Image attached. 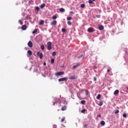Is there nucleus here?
Listing matches in <instances>:
<instances>
[{"label":"nucleus","instance_id":"obj_17","mask_svg":"<svg viewBox=\"0 0 128 128\" xmlns=\"http://www.w3.org/2000/svg\"><path fill=\"white\" fill-rule=\"evenodd\" d=\"M103 102L102 100H100L98 104V106H102L103 104Z\"/></svg>","mask_w":128,"mask_h":128},{"label":"nucleus","instance_id":"obj_22","mask_svg":"<svg viewBox=\"0 0 128 128\" xmlns=\"http://www.w3.org/2000/svg\"><path fill=\"white\" fill-rule=\"evenodd\" d=\"M62 32H66V28H62Z\"/></svg>","mask_w":128,"mask_h":128},{"label":"nucleus","instance_id":"obj_25","mask_svg":"<svg viewBox=\"0 0 128 128\" xmlns=\"http://www.w3.org/2000/svg\"><path fill=\"white\" fill-rule=\"evenodd\" d=\"M40 48H41V49L42 50H44V45H42Z\"/></svg>","mask_w":128,"mask_h":128},{"label":"nucleus","instance_id":"obj_39","mask_svg":"<svg viewBox=\"0 0 128 128\" xmlns=\"http://www.w3.org/2000/svg\"><path fill=\"white\" fill-rule=\"evenodd\" d=\"M94 82H96V77L94 78Z\"/></svg>","mask_w":128,"mask_h":128},{"label":"nucleus","instance_id":"obj_37","mask_svg":"<svg viewBox=\"0 0 128 128\" xmlns=\"http://www.w3.org/2000/svg\"><path fill=\"white\" fill-rule=\"evenodd\" d=\"M82 58V54H81L80 56H78V58Z\"/></svg>","mask_w":128,"mask_h":128},{"label":"nucleus","instance_id":"obj_27","mask_svg":"<svg viewBox=\"0 0 128 128\" xmlns=\"http://www.w3.org/2000/svg\"><path fill=\"white\" fill-rule=\"evenodd\" d=\"M64 120H66V118L63 117L62 119H61V122H64Z\"/></svg>","mask_w":128,"mask_h":128},{"label":"nucleus","instance_id":"obj_19","mask_svg":"<svg viewBox=\"0 0 128 128\" xmlns=\"http://www.w3.org/2000/svg\"><path fill=\"white\" fill-rule=\"evenodd\" d=\"M66 110V106H64L62 108V110Z\"/></svg>","mask_w":128,"mask_h":128},{"label":"nucleus","instance_id":"obj_4","mask_svg":"<svg viewBox=\"0 0 128 128\" xmlns=\"http://www.w3.org/2000/svg\"><path fill=\"white\" fill-rule=\"evenodd\" d=\"M64 80H68V78H62L58 79V82H64Z\"/></svg>","mask_w":128,"mask_h":128},{"label":"nucleus","instance_id":"obj_20","mask_svg":"<svg viewBox=\"0 0 128 128\" xmlns=\"http://www.w3.org/2000/svg\"><path fill=\"white\" fill-rule=\"evenodd\" d=\"M101 96H100V94H98V96H96V99L97 100H100V98H101Z\"/></svg>","mask_w":128,"mask_h":128},{"label":"nucleus","instance_id":"obj_6","mask_svg":"<svg viewBox=\"0 0 128 128\" xmlns=\"http://www.w3.org/2000/svg\"><path fill=\"white\" fill-rule=\"evenodd\" d=\"M56 24H58V22H56V20H54L50 22V25L51 26H56Z\"/></svg>","mask_w":128,"mask_h":128},{"label":"nucleus","instance_id":"obj_8","mask_svg":"<svg viewBox=\"0 0 128 128\" xmlns=\"http://www.w3.org/2000/svg\"><path fill=\"white\" fill-rule=\"evenodd\" d=\"M98 30H104V26L102 25H100V26H98Z\"/></svg>","mask_w":128,"mask_h":128},{"label":"nucleus","instance_id":"obj_23","mask_svg":"<svg viewBox=\"0 0 128 128\" xmlns=\"http://www.w3.org/2000/svg\"><path fill=\"white\" fill-rule=\"evenodd\" d=\"M36 32H38V30H37V29H35V30L32 32V34H36Z\"/></svg>","mask_w":128,"mask_h":128},{"label":"nucleus","instance_id":"obj_29","mask_svg":"<svg viewBox=\"0 0 128 128\" xmlns=\"http://www.w3.org/2000/svg\"><path fill=\"white\" fill-rule=\"evenodd\" d=\"M118 112H120V110H116V111H115L114 114H118Z\"/></svg>","mask_w":128,"mask_h":128},{"label":"nucleus","instance_id":"obj_46","mask_svg":"<svg viewBox=\"0 0 128 128\" xmlns=\"http://www.w3.org/2000/svg\"><path fill=\"white\" fill-rule=\"evenodd\" d=\"M84 126L86 128V124H84Z\"/></svg>","mask_w":128,"mask_h":128},{"label":"nucleus","instance_id":"obj_44","mask_svg":"<svg viewBox=\"0 0 128 128\" xmlns=\"http://www.w3.org/2000/svg\"><path fill=\"white\" fill-rule=\"evenodd\" d=\"M98 118H100V114H99V115H98Z\"/></svg>","mask_w":128,"mask_h":128},{"label":"nucleus","instance_id":"obj_49","mask_svg":"<svg viewBox=\"0 0 128 128\" xmlns=\"http://www.w3.org/2000/svg\"><path fill=\"white\" fill-rule=\"evenodd\" d=\"M54 104H55V103H54Z\"/></svg>","mask_w":128,"mask_h":128},{"label":"nucleus","instance_id":"obj_26","mask_svg":"<svg viewBox=\"0 0 128 128\" xmlns=\"http://www.w3.org/2000/svg\"><path fill=\"white\" fill-rule=\"evenodd\" d=\"M56 52H52V56H56Z\"/></svg>","mask_w":128,"mask_h":128},{"label":"nucleus","instance_id":"obj_11","mask_svg":"<svg viewBox=\"0 0 128 128\" xmlns=\"http://www.w3.org/2000/svg\"><path fill=\"white\" fill-rule=\"evenodd\" d=\"M80 63H77L76 65H74L72 66L73 68H76L78 66H80Z\"/></svg>","mask_w":128,"mask_h":128},{"label":"nucleus","instance_id":"obj_2","mask_svg":"<svg viewBox=\"0 0 128 128\" xmlns=\"http://www.w3.org/2000/svg\"><path fill=\"white\" fill-rule=\"evenodd\" d=\"M62 74H64V72H57L55 73V76H62Z\"/></svg>","mask_w":128,"mask_h":128},{"label":"nucleus","instance_id":"obj_10","mask_svg":"<svg viewBox=\"0 0 128 128\" xmlns=\"http://www.w3.org/2000/svg\"><path fill=\"white\" fill-rule=\"evenodd\" d=\"M76 78L75 76H70L69 78V80H76Z\"/></svg>","mask_w":128,"mask_h":128},{"label":"nucleus","instance_id":"obj_15","mask_svg":"<svg viewBox=\"0 0 128 128\" xmlns=\"http://www.w3.org/2000/svg\"><path fill=\"white\" fill-rule=\"evenodd\" d=\"M44 24V20H42L40 21L39 24L42 25V24Z\"/></svg>","mask_w":128,"mask_h":128},{"label":"nucleus","instance_id":"obj_45","mask_svg":"<svg viewBox=\"0 0 128 128\" xmlns=\"http://www.w3.org/2000/svg\"><path fill=\"white\" fill-rule=\"evenodd\" d=\"M60 102V99H57V102Z\"/></svg>","mask_w":128,"mask_h":128},{"label":"nucleus","instance_id":"obj_41","mask_svg":"<svg viewBox=\"0 0 128 128\" xmlns=\"http://www.w3.org/2000/svg\"><path fill=\"white\" fill-rule=\"evenodd\" d=\"M70 12V14H74V12H72V11H71V12Z\"/></svg>","mask_w":128,"mask_h":128},{"label":"nucleus","instance_id":"obj_30","mask_svg":"<svg viewBox=\"0 0 128 128\" xmlns=\"http://www.w3.org/2000/svg\"><path fill=\"white\" fill-rule=\"evenodd\" d=\"M72 18L71 16H69V17L67 18V20H72Z\"/></svg>","mask_w":128,"mask_h":128},{"label":"nucleus","instance_id":"obj_48","mask_svg":"<svg viewBox=\"0 0 128 128\" xmlns=\"http://www.w3.org/2000/svg\"><path fill=\"white\" fill-rule=\"evenodd\" d=\"M93 0V2H96V0Z\"/></svg>","mask_w":128,"mask_h":128},{"label":"nucleus","instance_id":"obj_9","mask_svg":"<svg viewBox=\"0 0 128 128\" xmlns=\"http://www.w3.org/2000/svg\"><path fill=\"white\" fill-rule=\"evenodd\" d=\"M22 29L23 30H26V24L23 25V26H22Z\"/></svg>","mask_w":128,"mask_h":128},{"label":"nucleus","instance_id":"obj_18","mask_svg":"<svg viewBox=\"0 0 128 128\" xmlns=\"http://www.w3.org/2000/svg\"><path fill=\"white\" fill-rule=\"evenodd\" d=\"M100 124H102V126H104V124H106V122H104V120H102L100 122Z\"/></svg>","mask_w":128,"mask_h":128},{"label":"nucleus","instance_id":"obj_33","mask_svg":"<svg viewBox=\"0 0 128 128\" xmlns=\"http://www.w3.org/2000/svg\"><path fill=\"white\" fill-rule=\"evenodd\" d=\"M54 59L52 58L51 60V64H54Z\"/></svg>","mask_w":128,"mask_h":128},{"label":"nucleus","instance_id":"obj_40","mask_svg":"<svg viewBox=\"0 0 128 128\" xmlns=\"http://www.w3.org/2000/svg\"><path fill=\"white\" fill-rule=\"evenodd\" d=\"M86 95L88 96V92L87 90H86Z\"/></svg>","mask_w":128,"mask_h":128},{"label":"nucleus","instance_id":"obj_50","mask_svg":"<svg viewBox=\"0 0 128 128\" xmlns=\"http://www.w3.org/2000/svg\"><path fill=\"white\" fill-rule=\"evenodd\" d=\"M127 90H128V88H127Z\"/></svg>","mask_w":128,"mask_h":128},{"label":"nucleus","instance_id":"obj_12","mask_svg":"<svg viewBox=\"0 0 128 128\" xmlns=\"http://www.w3.org/2000/svg\"><path fill=\"white\" fill-rule=\"evenodd\" d=\"M46 6V4L44 3H43L42 4L40 5V8H44Z\"/></svg>","mask_w":128,"mask_h":128},{"label":"nucleus","instance_id":"obj_52","mask_svg":"<svg viewBox=\"0 0 128 128\" xmlns=\"http://www.w3.org/2000/svg\"><path fill=\"white\" fill-rule=\"evenodd\" d=\"M55 102H58V101H55Z\"/></svg>","mask_w":128,"mask_h":128},{"label":"nucleus","instance_id":"obj_32","mask_svg":"<svg viewBox=\"0 0 128 128\" xmlns=\"http://www.w3.org/2000/svg\"><path fill=\"white\" fill-rule=\"evenodd\" d=\"M68 26H72V22H70V21H68Z\"/></svg>","mask_w":128,"mask_h":128},{"label":"nucleus","instance_id":"obj_38","mask_svg":"<svg viewBox=\"0 0 128 128\" xmlns=\"http://www.w3.org/2000/svg\"><path fill=\"white\" fill-rule=\"evenodd\" d=\"M88 2H89L90 4H92L93 2H92V0H88Z\"/></svg>","mask_w":128,"mask_h":128},{"label":"nucleus","instance_id":"obj_16","mask_svg":"<svg viewBox=\"0 0 128 128\" xmlns=\"http://www.w3.org/2000/svg\"><path fill=\"white\" fill-rule=\"evenodd\" d=\"M118 92H120V90H116L114 92V94H118Z\"/></svg>","mask_w":128,"mask_h":128},{"label":"nucleus","instance_id":"obj_36","mask_svg":"<svg viewBox=\"0 0 128 128\" xmlns=\"http://www.w3.org/2000/svg\"><path fill=\"white\" fill-rule=\"evenodd\" d=\"M80 6H81V8H84V4H82L80 5Z\"/></svg>","mask_w":128,"mask_h":128},{"label":"nucleus","instance_id":"obj_24","mask_svg":"<svg viewBox=\"0 0 128 128\" xmlns=\"http://www.w3.org/2000/svg\"><path fill=\"white\" fill-rule=\"evenodd\" d=\"M86 110L84 108V109H83V110H81V112H82V114H84V113L86 112Z\"/></svg>","mask_w":128,"mask_h":128},{"label":"nucleus","instance_id":"obj_5","mask_svg":"<svg viewBox=\"0 0 128 128\" xmlns=\"http://www.w3.org/2000/svg\"><path fill=\"white\" fill-rule=\"evenodd\" d=\"M88 32H94V30L92 28H90L88 29Z\"/></svg>","mask_w":128,"mask_h":128},{"label":"nucleus","instance_id":"obj_34","mask_svg":"<svg viewBox=\"0 0 128 128\" xmlns=\"http://www.w3.org/2000/svg\"><path fill=\"white\" fill-rule=\"evenodd\" d=\"M18 22H19V24H22V20H18Z\"/></svg>","mask_w":128,"mask_h":128},{"label":"nucleus","instance_id":"obj_28","mask_svg":"<svg viewBox=\"0 0 128 128\" xmlns=\"http://www.w3.org/2000/svg\"><path fill=\"white\" fill-rule=\"evenodd\" d=\"M81 104H86V100H82L81 101Z\"/></svg>","mask_w":128,"mask_h":128},{"label":"nucleus","instance_id":"obj_3","mask_svg":"<svg viewBox=\"0 0 128 128\" xmlns=\"http://www.w3.org/2000/svg\"><path fill=\"white\" fill-rule=\"evenodd\" d=\"M37 56H39L40 60H42L44 56L42 53L40 52H37Z\"/></svg>","mask_w":128,"mask_h":128},{"label":"nucleus","instance_id":"obj_1","mask_svg":"<svg viewBox=\"0 0 128 128\" xmlns=\"http://www.w3.org/2000/svg\"><path fill=\"white\" fill-rule=\"evenodd\" d=\"M47 46L48 50H52V42H47Z\"/></svg>","mask_w":128,"mask_h":128},{"label":"nucleus","instance_id":"obj_13","mask_svg":"<svg viewBox=\"0 0 128 128\" xmlns=\"http://www.w3.org/2000/svg\"><path fill=\"white\" fill-rule=\"evenodd\" d=\"M60 12H65L64 8H60Z\"/></svg>","mask_w":128,"mask_h":128},{"label":"nucleus","instance_id":"obj_51","mask_svg":"<svg viewBox=\"0 0 128 128\" xmlns=\"http://www.w3.org/2000/svg\"><path fill=\"white\" fill-rule=\"evenodd\" d=\"M55 102H58V101H55Z\"/></svg>","mask_w":128,"mask_h":128},{"label":"nucleus","instance_id":"obj_43","mask_svg":"<svg viewBox=\"0 0 128 128\" xmlns=\"http://www.w3.org/2000/svg\"><path fill=\"white\" fill-rule=\"evenodd\" d=\"M110 72V69H108V70H107V72Z\"/></svg>","mask_w":128,"mask_h":128},{"label":"nucleus","instance_id":"obj_42","mask_svg":"<svg viewBox=\"0 0 128 128\" xmlns=\"http://www.w3.org/2000/svg\"><path fill=\"white\" fill-rule=\"evenodd\" d=\"M46 62H44V66H46Z\"/></svg>","mask_w":128,"mask_h":128},{"label":"nucleus","instance_id":"obj_31","mask_svg":"<svg viewBox=\"0 0 128 128\" xmlns=\"http://www.w3.org/2000/svg\"><path fill=\"white\" fill-rule=\"evenodd\" d=\"M36 10L38 12V10H40V8L38 6H36Z\"/></svg>","mask_w":128,"mask_h":128},{"label":"nucleus","instance_id":"obj_47","mask_svg":"<svg viewBox=\"0 0 128 128\" xmlns=\"http://www.w3.org/2000/svg\"><path fill=\"white\" fill-rule=\"evenodd\" d=\"M54 128H56V126H54Z\"/></svg>","mask_w":128,"mask_h":128},{"label":"nucleus","instance_id":"obj_21","mask_svg":"<svg viewBox=\"0 0 128 128\" xmlns=\"http://www.w3.org/2000/svg\"><path fill=\"white\" fill-rule=\"evenodd\" d=\"M57 18L58 17L54 15V16H52V20H56Z\"/></svg>","mask_w":128,"mask_h":128},{"label":"nucleus","instance_id":"obj_7","mask_svg":"<svg viewBox=\"0 0 128 128\" xmlns=\"http://www.w3.org/2000/svg\"><path fill=\"white\" fill-rule=\"evenodd\" d=\"M28 46L29 48H32V41H29L28 43Z\"/></svg>","mask_w":128,"mask_h":128},{"label":"nucleus","instance_id":"obj_14","mask_svg":"<svg viewBox=\"0 0 128 128\" xmlns=\"http://www.w3.org/2000/svg\"><path fill=\"white\" fill-rule=\"evenodd\" d=\"M28 54L30 56H32V52L30 50H28Z\"/></svg>","mask_w":128,"mask_h":128},{"label":"nucleus","instance_id":"obj_35","mask_svg":"<svg viewBox=\"0 0 128 128\" xmlns=\"http://www.w3.org/2000/svg\"><path fill=\"white\" fill-rule=\"evenodd\" d=\"M123 118H126V114L125 113H124L123 114Z\"/></svg>","mask_w":128,"mask_h":128}]
</instances>
